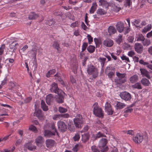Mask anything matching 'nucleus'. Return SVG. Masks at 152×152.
Returning <instances> with one entry per match:
<instances>
[{
    "label": "nucleus",
    "mask_w": 152,
    "mask_h": 152,
    "mask_svg": "<svg viewBox=\"0 0 152 152\" xmlns=\"http://www.w3.org/2000/svg\"><path fill=\"white\" fill-rule=\"evenodd\" d=\"M92 107L93 108V113L96 116L100 118H103L104 116L103 112L102 109L99 107L97 102L94 103Z\"/></svg>",
    "instance_id": "1"
},
{
    "label": "nucleus",
    "mask_w": 152,
    "mask_h": 152,
    "mask_svg": "<svg viewBox=\"0 0 152 152\" xmlns=\"http://www.w3.org/2000/svg\"><path fill=\"white\" fill-rule=\"evenodd\" d=\"M87 72L89 75H92V77L94 78L98 76L99 72L97 69L92 65H88Z\"/></svg>",
    "instance_id": "2"
},
{
    "label": "nucleus",
    "mask_w": 152,
    "mask_h": 152,
    "mask_svg": "<svg viewBox=\"0 0 152 152\" xmlns=\"http://www.w3.org/2000/svg\"><path fill=\"white\" fill-rule=\"evenodd\" d=\"M116 75L118 78L115 79V82L117 84H121L124 83L126 80V73H121L119 72H116Z\"/></svg>",
    "instance_id": "3"
},
{
    "label": "nucleus",
    "mask_w": 152,
    "mask_h": 152,
    "mask_svg": "<svg viewBox=\"0 0 152 152\" xmlns=\"http://www.w3.org/2000/svg\"><path fill=\"white\" fill-rule=\"evenodd\" d=\"M74 124L77 128L81 127V125L83 123V120L82 115H77L76 118L74 119Z\"/></svg>",
    "instance_id": "4"
},
{
    "label": "nucleus",
    "mask_w": 152,
    "mask_h": 152,
    "mask_svg": "<svg viewBox=\"0 0 152 152\" xmlns=\"http://www.w3.org/2000/svg\"><path fill=\"white\" fill-rule=\"evenodd\" d=\"M107 140L105 138H102L99 141V146L101 149V152L102 151H106L108 150V147L106 146Z\"/></svg>",
    "instance_id": "5"
},
{
    "label": "nucleus",
    "mask_w": 152,
    "mask_h": 152,
    "mask_svg": "<svg viewBox=\"0 0 152 152\" xmlns=\"http://www.w3.org/2000/svg\"><path fill=\"white\" fill-rule=\"evenodd\" d=\"M57 94H58L56 96V102L58 103H63L64 102V95L65 94L64 93L62 90H60L59 92Z\"/></svg>",
    "instance_id": "6"
},
{
    "label": "nucleus",
    "mask_w": 152,
    "mask_h": 152,
    "mask_svg": "<svg viewBox=\"0 0 152 152\" xmlns=\"http://www.w3.org/2000/svg\"><path fill=\"white\" fill-rule=\"evenodd\" d=\"M121 98L126 101H129L131 99V95L130 93L126 92H123L119 94Z\"/></svg>",
    "instance_id": "7"
},
{
    "label": "nucleus",
    "mask_w": 152,
    "mask_h": 152,
    "mask_svg": "<svg viewBox=\"0 0 152 152\" xmlns=\"http://www.w3.org/2000/svg\"><path fill=\"white\" fill-rule=\"evenodd\" d=\"M57 126L58 129L62 132H64L66 130L67 126L63 121H58L57 123Z\"/></svg>",
    "instance_id": "8"
},
{
    "label": "nucleus",
    "mask_w": 152,
    "mask_h": 152,
    "mask_svg": "<svg viewBox=\"0 0 152 152\" xmlns=\"http://www.w3.org/2000/svg\"><path fill=\"white\" fill-rule=\"evenodd\" d=\"M30 46L32 47L31 51L33 52V56L34 59H36V55L37 50V44L34 42H32L30 44Z\"/></svg>",
    "instance_id": "9"
},
{
    "label": "nucleus",
    "mask_w": 152,
    "mask_h": 152,
    "mask_svg": "<svg viewBox=\"0 0 152 152\" xmlns=\"http://www.w3.org/2000/svg\"><path fill=\"white\" fill-rule=\"evenodd\" d=\"M50 90L51 92L56 94L59 92V90H61L58 88L57 83H53L51 86Z\"/></svg>",
    "instance_id": "10"
},
{
    "label": "nucleus",
    "mask_w": 152,
    "mask_h": 152,
    "mask_svg": "<svg viewBox=\"0 0 152 152\" xmlns=\"http://www.w3.org/2000/svg\"><path fill=\"white\" fill-rule=\"evenodd\" d=\"M133 140L135 143H140L143 140V136L140 134H137L135 137L133 138Z\"/></svg>",
    "instance_id": "11"
},
{
    "label": "nucleus",
    "mask_w": 152,
    "mask_h": 152,
    "mask_svg": "<svg viewBox=\"0 0 152 152\" xmlns=\"http://www.w3.org/2000/svg\"><path fill=\"white\" fill-rule=\"evenodd\" d=\"M116 29L119 33H121L124 28V23L121 22H117L116 25Z\"/></svg>",
    "instance_id": "12"
},
{
    "label": "nucleus",
    "mask_w": 152,
    "mask_h": 152,
    "mask_svg": "<svg viewBox=\"0 0 152 152\" xmlns=\"http://www.w3.org/2000/svg\"><path fill=\"white\" fill-rule=\"evenodd\" d=\"M134 49L135 51L138 53H141L143 51V47L140 43H135L134 45Z\"/></svg>",
    "instance_id": "13"
},
{
    "label": "nucleus",
    "mask_w": 152,
    "mask_h": 152,
    "mask_svg": "<svg viewBox=\"0 0 152 152\" xmlns=\"http://www.w3.org/2000/svg\"><path fill=\"white\" fill-rule=\"evenodd\" d=\"M105 110L108 113L109 115H112L113 114V111L112 110L110 104L106 102L105 106Z\"/></svg>",
    "instance_id": "14"
},
{
    "label": "nucleus",
    "mask_w": 152,
    "mask_h": 152,
    "mask_svg": "<svg viewBox=\"0 0 152 152\" xmlns=\"http://www.w3.org/2000/svg\"><path fill=\"white\" fill-rule=\"evenodd\" d=\"M140 70L141 74L143 77L145 76L148 79H150L151 78L150 75L149 74V72L148 71L144 69H140Z\"/></svg>",
    "instance_id": "15"
},
{
    "label": "nucleus",
    "mask_w": 152,
    "mask_h": 152,
    "mask_svg": "<svg viewBox=\"0 0 152 152\" xmlns=\"http://www.w3.org/2000/svg\"><path fill=\"white\" fill-rule=\"evenodd\" d=\"M99 2L100 3L99 5L102 6L103 7H104L107 9H108L109 6H111L110 5L111 4V2L110 3H108L105 0H100Z\"/></svg>",
    "instance_id": "16"
},
{
    "label": "nucleus",
    "mask_w": 152,
    "mask_h": 152,
    "mask_svg": "<svg viewBox=\"0 0 152 152\" xmlns=\"http://www.w3.org/2000/svg\"><path fill=\"white\" fill-rule=\"evenodd\" d=\"M55 142V141L52 139H48L45 141L46 146L48 148L53 146Z\"/></svg>",
    "instance_id": "17"
},
{
    "label": "nucleus",
    "mask_w": 152,
    "mask_h": 152,
    "mask_svg": "<svg viewBox=\"0 0 152 152\" xmlns=\"http://www.w3.org/2000/svg\"><path fill=\"white\" fill-rule=\"evenodd\" d=\"M113 42L112 40L110 39H107L104 40L103 44L105 46L107 47H111L113 46Z\"/></svg>",
    "instance_id": "18"
},
{
    "label": "nucleus",
    "mask_w": 152,
    "mask_h": 152,
    "mask_svg": "<svg viewBox=\"0 0 152 152\" xmlns=\"http://www.w3.org/2000/svg\"><path fill=\"white\" fill-rule=\"evenodd\" d=\"M54 99L53 95L51 94H50L47 95L46 101L47 103L50 105V104L51 102H53Z\"/></svg>",
    "instance_id": "19"
},
{
    "label": "nucleus",
    "mask_w": 152,
    "mask_h": 152,
    "mask_svg": "<svg viewBox=\"0 0 152 152\" xmlns=\"http://www.w3.org/2000/svg\"><path fill=\"white\" fill-rule=\"evenodd\" d=\"M55 132H51L48 130H45V131L44 135L46 137H50L53 136H55Z\"/></svg>",
    "instance_id": "20"
},
{
    "label": "nucleus",
    "mask_w": 152,
    "mask_h": 152,
    "mask_svg": "<svg viewBox=\"0 0 152 152\" xmlns=\"http://www.w3.org/2000/svg\"><path fill=\"white\" fill-rule=\"evenodd\" d=\"M89 135L88 133H86L82 135V141L84 142H86L89 139Z\"/></svg>",
    "instance_id": "21"
},
{
    "label": "nucleus",
    "mask_w": 152,
    "mask_h": 152,
    "mask_svg": "<svg viewBox=\"0 0 152 152\" xmlns=\"http://www.w3.org/2000/svg\"><path fill=\"white\" fill-rule=\"evenodd\" d=\"M141 82L145 86H148L151 84L149 80L146 78H142L141 80Z\"/></svg>",
    "instance_id": "22"
},
{
    "label": "nucleus",
    "mask_w": 152,
    "mask_h": 152,
    "mask_svg": "<svg viewBox=\"0 0 152 152\" xmlns=\"http://www.w3.org/2000/svg\"><path fill=\"white\" fill-rule=\"evenodd\" d=\"M108 31L110 35L115 34L116 32V30L115 28L112 26H110L108 28Z\"/></svg>",
    "instance_id": "23"
},
{
    "label": "nucleus",
    "mask_w": 152,
    "mask_h": 152,
    "mask_svg": "<svg viewBox=\"0 0 152 152\" xmlns=\"http://www.w3.org/2000/svg\"><path fill=\"white\" fill-rule=\"evenodd\" d=\"M138 80V76L136 75H135L131 77L129 79L130 82L132 83L137 82Z\"/></svg>",
    "instance_id": "24"
},
{
    "label": "nucleus",
    "mask_w": 152,
    "mask_h": 152,
    "mask_svg": "<svg viewBox=\"0 0 152 152\" xmlns=\"http://www.w3.org/2000/svg\"><path fill=\"white\" fill-rule=\"evenodd\" d=\"M110 7H113V10L115 12H118L121 10L120 7H118L116 5L115 3L113 1L111 2V4L110 5Z\"/></svg>",
    "instance_id": "25"
},
{
    "label": "nucleus",
    "mask_w": 152,
    "mask_h": 152,
    "mask_svg": "<svg viewBox=\"0 0 152 152\" xmlns=\"http://www.w3.org/2000/svg\"><path fill=\"white\" fill-rule=\"evenodd\" d=\"M39 17L37 14L34 12H31L29 15L28 18L29 20L35 19Z\"/></svg>",
    "instance_id": "26"
},
{
    "label": "nucleus",
    "mask_w": 152,
    "mask_h": 152,
    "mask_svg": "<svg viewBox=\"0 0 152 152\" xmlns=\"http://www.w3.org/2000/svg\"><path fill=\"white\" fill-rule=\"evenodd\" d=\"M44 142V140L42 137L41 136L38 137L35 140L37 145H38L39 144H41Z\"/></svg>",
    "instance_id": "27"
},
{
    "label": "nucleus",
    "mask_w": 152,
    "mask_h": 152,
    "mask_svg": "<svg viewBox=\"0 0 152 152\" xmlns=\"http://www.w3.org/2000/svg\"><path fill=\"white\" fill-rule=\"evenodd\" d=\"M136 39L137 41H141L142 42L145 38L142 34H140L137 35Z\"/></svg>",
    "instance_id": "28"
},
{
    "label": "nucleus",
    "mask_w": 152,
    "mask_h": 152,
    "mask_svg": "<svg viewBox=\"0 0 152 152\" xmlns=\"http://www.w3.org/2000/svg\"><path fill=\"white\" fill-rule=\"evenodd\" d=\"M97 6V5L96 2H94L92 4V5L90 10V13H93L94 12L96 9Z\"/></svg>",
    "instance_id": "29"
},
{
    "label": "nucleus",
    "mask_w": 152,
    "mask_h": 152,
    "mask_svg": "<svg viewBox=\"0 0 152 152\" xmlns=\"http://www.w3.org/2000/svg\"><path fill=\"white\" fill-rule=\"evenodd\" d=\"M50 127L52 130H53V132H55V133H56L57 135H58V133L57 131V129L55 127V124L54 123H52L50 125Z\"/></svg>",
    "instance_id": "30"
},
{
    "label": "nucleus",
    "mask_w": 152,
    "mask_h": 152,
    "mask_svg": "<svg viewBox=\"0 0 152 152\" xmlns=\"http://www.w3.org/2000/svg\"><path fill=\"white\" fill-rule=\"evenodd\" d=\"M41 106L43 110L45 111H47L48 110V106H46L45 102L42 100L41 101Z\"/></svg>",
    "instance_id": "31"
},
{
    "label": "nucleus",
    "mask_w": 152,
    "mask_h": 152,
    "mask_svg": "<svg viewBox=\"0 0 152 152\" xmlns=\"http://www.w3.org/2000/svg\"><path fill=\"white\" fill-rule=\"evenodd\" d=\"M142 43L144 46H147L151 44V40L150 39H144Z\"/></svg>",
    "instance_id": "32"
},
{
    "label": "nucleus",
    "mask_w": 152,
    "mask_h": 152,
    "mask_svg": "<svg viewBox=\"0 0 152 152\" xmlns=\"http://www.w3.org/2000/svg\"><path fill=\"white\" fill-rule=\"evenodd\" d=\"M106 60V58H105L99 57L98 58V60L101 63V66L102 68L104 66V63Z\"/></svg>",
    "instance_id": "33"
},
{
    "label": "nucleus",
    "mask_w": 152,
    "mask_h": 152,
    "mask_svg": "<svg viewBox=\"0 0 152 152\" xmlns=\"http://www.w3.org/2000/svg\"><path fill=\"white\" fill-rule=\"evenodd\" d=\"M124 5L125 7L128 6L129 7L132 4V1L131 0H124Z\"/></svg>",
    "instance_id": "34"
},
{
    "label": "nucleus",
    "mask_w": 152,
    "mask_h": 152,
    "mask_svg": "<svg viewBox=\"0 0 152 152\" xmlns=\"http://www.w3.org/2000/svg\"><path fill=\"white\" fill-rule=\"evenodd\" d=\"M17 45H18V43H16L15 42H13L10 45V48L11 50L12 49H16L17 48L16 46Z\"/></svg>",
    "instance_id": "35"
},
{
    "label": "nucleus",
    "mask_w": 152,
    "mask_h": 152,
    "mask_svg": "<svg viewBox=\"0 0 152 152\" xmlns=\"http://www.w3.org/2000/svg\"><path fill=\"white\" fill-rule=\"evenodd\" d=\"M116 106L118 109H121L126 106V104L124 103H122L119 102H117Z\"/></svg>",
    "instance_id": "36"
},
{
    "label": "nucleus",
    "mask_w": 152,
    "mask_h": 152,
    "mask_svg": "<svg viewBox=\"0 0 152 152\" xmlns=\"http://www.w3.org/2000/svg\"><path fill=\"white\" fill-rule=\"evenodd\" d=\"M56 72V70L55 69H52L48 71L46 74V76L48 77H49L50 75L54 74Z\"/></svg>",
    "instance_id": "37"
},
{
    "label": "nucleus",
    "mask_w": 152,
    "mask_h": 152,
    "mask_svg": "<svg viewBox=\"0 0 152 152\" xmlns=\"http://www.w3.org/2000/svg\"><path fill=\"white\" fill-rule=\"evenodd\" d=\"M151 24H148L142 30V32L146 33L148 31H149L151 28Z\"/></svg>",
    "instance_id": "38"
},
{
    "label": "nucleus",
    "mask_w": 152,
    "mask_h": 152,
    "mask_svg": "<svg viewBox=\"0 0 152 152\" xmlns=\"http://www.w3.org/2000/svg\"><path fill=\"white\" fill-rule=\"evenodd\" d=\"M42 112L41 110H38L34 113V115L38 117H42Z\"/></svg>",
    "instance_id": "39"
},
{
    "label": "nucleus",
    "mask_w": 152,
    "mask_h": 152,
    "mask_svg": "<svg viewBox=\"0 0 152 152\" xmlns=\"http://www.w3.org/2000/svg\"><path fill=\"white\" fill-rule=\"evenodd\" d=\"M96 12L97 14H99L100 15H102L106 14L107 12L104 10L101 9H99L97 10Z\"/></svg>",
    "instance_id": "40"
},
{
    "label": "nucleus",
    "mask_w": 152,
    "mask_h": 152,
    "mask_svg": "<svg viewBox=\"0 0 152 152\" xmlns=\"http://www.w3.org/2000/svg\"><path fill=\"white\" fill-rule=\"evenodd\" d=\"M58 51H59V49L60 48L59 44L57 41H54L52 45Z\"/></svg>",
    "instance_id": "41"
},
{
    "label": "nucleus",
    "mask_w": 152,
    "mask_h": 152,
    "mask_svg": "<svg viewBox=\"0 0 152 152\" xmlns=\"http://www.w3.org/2000/svg\"><path fill=\"white\" fill-rule=\"evenodd\" d=\"M133 87L134 88H137L138 89H141L142 87L141 85L139 83H137L133 86Z\"/></svg>",
    "instance_id": "42"
},
{
    "label": "nucleus",
    "mask_w": 152,
    "mask_h": 152,
    "mask_svg": "<svg viewBox=\"0 0 152 152\" xmlns=\"http://www.w3.org/2000/svg\"><path fill=\"white\" fill-rule=\"evenodd\" d=\"M61 115V114L54 115L53 116V119L55 120L62 119Z\"/></svg>",
    "instance_id": "43"
},
{
    "label": "nucleus",
    "mask_w": 152,
    "mask_h": 152,
    "mask_svg": "<svg viewBox=\"0 0 152 152\" xmlns=\"http://www.w3.org/2000/svg\"><path fill=\"white\" fill-rule=\"evenodd\" d=\"M87 50L89 53H92L95 50V47L92 45H90L87 48Z\"/></svg>",
    "instance_id": "44"
},
{
    "label": "nucleus",
    "mask_w": 152,
    "mask_h": 152,
    "mask_svg": "<svg viewBox=\"0 0 152 152\" xmlns=\"http://www.w3.org/2000/svg\"><path fill=\"white\" fill-rule=\"evenodd\" d=\"M55 23V21L53 19L49 20H47L46 22V24L49 26L54 24Z\"/></svg>",
    "instance_id": "45"
},
{
    "label": "nucleus",
    "mask_w": 152,
    "mask_h": 152,
    "mask_svg": "<svg viewBox=\"0 0 152 152\" xmlns=\"http://www.w3.org/2000/svg\"><path fill=\"white\" fill-rule=\"evenodd\" d=\"M58 111L61 113H64L67 112V109L63 107H59Z\"/></svg>",
    "instance_id": "46"
},
{
    "label": "nucleus",
    "mask_w": 152,
    "mask_h": 152,
    "mask_svg": "<svg viewBox=\"0 0 152 152\" xmlns=\"http://www.w3.org/2000/svg\"><path fill=\"white\" fill-rule=\"evenodd\" d=\"M25 148H27L29 150H32L33 148L32 147L31 145L29 143H26L24 145Z\"/></svg>",
    "instance_id": "47"
},
{
    "label": "nucleus",
    "mask_w": 152,
    "mask_h": 152,
    "mask_svg": "<svg viewBox=\"0 0 152 152\" xmlns=\"http://www.w3.org/2000/svg\"><path fill=\"white\" fill-rule=\"evenodd\" d=\"M29 129L30 130L32 131L35 132H37V128L33 125H31L30 126Z\"/></svg>",
    "instance_id": "48"
},
{
    "label": "nucleus",
    "mask_w": 152,
    "mask_h": 152,
    "mask_svg": "<svg viewBox=\"0 0 152 152\" xmlns=\"http://www.w3.org/2000/svg\"><path fill=\"white\" fill-rule=\"evenodd\" d=\"M88 45V43L86 42H84L82 46V52H83L86 49Z\"/></svg>",
    "instance_id": "49"
},
{
    "label": "nucleus",
    "mask_w": 152,
    "mask_h": 152,
    "mask_svg": "<svg viewBox=\"0 0 152 152\" xmlns=\"http://www.w3.org/2000/svg\"><path fill=\"white\" fill-rule=\"evenodd\" d=\"M28 46L27 45H24L23 47L21 49L20 51V53L21 54L24 52L28 48Z\"/></svg>",
    "instance_id": "50"
},
{
    "label": "nucleus",
    "mask_w": 152,
    "mask_h": 152,
    "mask_svg": "<svg viewBox=\"0 0 152 152\" xmlns=\"http://www.w3.org/2000/svg\"><path fill=\"white\" fill-rule=\"evenodd\" d=\"M80 138L79 134L77 133L73 137V139L75 141H78Z\"/></svg>",
    "instance_id": "51"
},
{
    "label": "nucleus",
    "mask_w": 152,
    "mask_h": 152,
    "mask_svg": "<svg viewBox=\"0 0 152 152\" xmlns=\"http://www.w3.org/2000/svg\"><path fill=\"white\" fill-rule=\"evenodd\" d=\"M91 150L92 152H99V150L95 146H93L91 147Z\"/></svg>",
    "instance_id": "52"
},
{
    "label": "nucleus",
    "mask_w": 152,
    "mask_h": 152,
    "mask_svg": "<svg viewBox=\"0 0 152 152\" xmlns=\"http://www.w3.org/2000/svg\"><path fill=\"white\" fill-rule=\"evenodd\" d=\"M78 23H79L78 21H75V22L72 23L71 24L70 26L71 27H73V28L78 26Z\"/></svg>",
    "instance_id": "53"
},
{
    "label": "nucleus",
    "mask_w": 152,
    "mask_h": 152,
    "mask_svg": "<svg viewBox=\"0 0 152 152\" xmlns=\"http://www.w3.org/2000/svg\"><path fill=\"white\" fill-rule=\"evenodd\" d=\"M53 14L56 16H62V13L59 12L58 10H56L53 13Z\"/></svg>",
    "instance_id": "54"
},
{
    "label": "nucleus",
    "mask_w": 152,
    "mask_h": 152,
    "mask_svg": "<svg viewBox=\"0 0 152 152\" xmlns=\"http://www.w3.org/2000/svg\"><path fill=\"white\" fill-rule=\"evenodd\" d=\"M55 78L56 80H57L59 82L61 81L62 80L61 77L58 75L57 73L54 75Z\"/></svg>",
    "instance_id": "55"
},
{
    "label": "nucleus",
    "mask_w": 152,
    "mask_h": 152,
    "mask_svg": "<svg viewBox=\"0 0 152 152\" xmlns=\"http://www.w3.org/2000/svg\"><path fill=\"white\" fill-rule=\"evenodd\" d=\"M103 137H104V135L101 132H99L96 135L95 139Z\"/></svg>",
    "instance_id": "56"
},
{
    "label": "nucleus",
    "mask_w": 152,
    "mask_h": 152,
    "mask_svg": "<svg viewBox=\"0 0 152 152\" xmlns=\"http://www.w3.org/2000/svg\"><path fill=\"white\" fill-rule=\"evenodd\" d=\"M121 58L123 60H126L127 62H129L130 61L128 57H126L125 56L123 55V56L121 57Z\"/></svg>",
    "instance_id": "57"
},
{
    "label": "nucleus",
    "mask_w": 152,
    "mask_h": 152,
    "mask_svg": "<svg viewBox=\"0 0 152 152\" xmlns=\"http://www.w3.org/2000/svg\"><path fill=\"white\" fill-rule=\"evenodd\" d=\"M61 119L63 118H67L69 117L70 115L68 113H66L64 114H61Z\"/></svg>",
    "instance_id": "58"
},
{
    "label": "nucleus",
    "mask_w": 152,
    "mask_h": 152,
    "mask_svg": "<svg viewBox=\"0 0 152 152\" xmlns=\"http://www.w3.org/2000/svg\"><path fill=\"white\" fill-rule=\"evenodd\" d=\"M126 20L128 23V25H129V27L126 28V33H127L129 32L130 31V29L129 28L130 27V19L129 18H127L126 19Z\"/></svg>",
    "instance_id": "59"
},
{
    "label": "nucleus",
    "mask_w": 152,
    "mask_h": 152,
    "mask_svg": "<svg viewBox=\"0 0 152 152\" xmlns=\"http://www.w3.org/2000/svg\"><path fill=\"white\" fill-rule=\"evenodd\" d=\"M87 37L88 39V42L89 44H90L93 41V38L89 34L87 35Z\"/></svg>",
    "instance_id": "60"
},
{
    "label": "nucleus",
    "mask_w": 152,
    "mask_h": 152,
    "mask_svg": "<svg viewBox=\"0 0 152 152\" xmlns=\"http://www.w3.org/2000/svg\"><path fill=\"white\" fill-rule=\"evenodd\" d=\"M121 37L122 36L120 35L118 36V38L116 40V42L119 45L120 44L121 41H122V39H121Z\"/></svg>",
    "instance_id": "61"
},
{
    "label": "nucleus",
    "mask_w": 152,
    "mask_h": 152,
    "mask_svg": "<svg viewBox=\"0 0 152 152\" xmlns=\"http://www.w3.org/2000/svg\"><path fill=\"white\" fill-rule=\"evenodd\" d=\"M114 75V72H110L108 74V77L110 79H112L113 76Z\"/></svg>",
    "instance_id": "62"
},
{
    "label": "nucleus",
    "mask_w": 152,
    "mask_h": 152,
    "mask_svg": "<svg viewBox=\"0 0 152 152\" xmlns=\"http://www.w3.org/2000/svg\"><path fill=\"white\" fill-rule=\"evenodd\" d=\"M5 47V45L4 44L2 45L1 47H0V55H1L4 51V48Z\"/></svg>",
    "instance_id": "63"
},
{
    "label": "nucleus",
    "mask_w": 152,
    "mask_h": 152,
    "mask_svg": "<svg viewBox=\"0 0 152 152\" xmlns=\"http://www.w3.org/2000/svg\"><path fill=\"white\" fill-rule=\"evenodd\" d=\"M78 144H77L73 148L72 150L74 152H76L78 151Z\"/></svg>",
    "instance_id": "64"
}]
</instances>
